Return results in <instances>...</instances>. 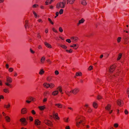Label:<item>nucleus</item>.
I'll return each mask as SVG.
<instances>
[{
  "mask_svg": "<svg viewBox=\"0 0 129 129\" xmlns=\"http://www.w3.org/2000/svg\"><path fill=\"white\" fill-rule=\"evenodd\" d=\"M85 118L81 116H78L76 119V125L77 127H79L80 126V124H81L83 126L85 124L84 121Z\"/></svg>",
  "mask_w": 129,
  "mask_h": 129,
  "instance_id": "f257e3e1",
  "label": "nucleus"
},
{
  "mask_svg": "<svg viewBox=\"0 0 129 129\" xmlns=\"http://www.w3.org/2000/svg\"><path fill=\"white\" fill-rule=\"evenodd\" d=\"M66 3V0H63L62 2L58 3L57 5L58 8L60 7L61 8H64L65 6Z\"/></svg>",
  "mask_w": 129,
  "mask_h": 129,
  "instance_id": "f03ea898",
  "label": "nucleus"
},
{
  "mask_svg": "<svg viewBox=\"0 0 129 129\" xmlns=\"http://www.w3.org/2000/svg\"><path fill=\"white\" fill-rule=\"evenodd\" d=\"M59 91L61 93V96H62L63 93L62 91V88L61 86H59L57 88V95L58 94Z\"/></svg>",
  "mask_w": 129,
  "mask_h": 129,
  "instance_id": "7ed1b4c3",
  "label": "nucleus"
},
{
  "mask_svg": "<svg viewBox=\"0 0 129 129\" xmlns=\"http://www.w3.org/2000/svg\"><path fill=\"white\" fill-rule=\"evenodd\" d=\"M79 89L78 88H76L70 91V92L72 93L73 94H76L79 91Z\"/></svg>",
  "mask_w": 129,
  "mask_h": 129,
  "instance_id": "20e7f679",
  "label": "nucleus"
},
{
  "mask_svg": "<svg viewBox=\"0 0 129 129\" xmlns=\"http://www.w3.org/2000/svg\"><path fill=\"white\" fill-rule=\"evenodd\" d=\"M44 122L48 126H52V123L49 120L45 119L44 120Z\"/></svg>",
  "mask_w": 129,
  "mask_h": 129,
  "instance_id": "39448f33",
  "label": "nucleus"
},
{
  "mask_svg": "<svg viewBox=\"0 0 129 129\" xmlns=\"http://www.w3.org/2000/svg\"><path fill=\"white\" fill-rule=\"evenodd\" d=\"M117 105L119 106L122 107L123 105V101L119 99L117 101Z\"/></svg>",
  "mask_w": 129,
  "mask_h": 129,
  "instance_id": "423d86ee",
  "label": "nucleus"
},
{
  "mask_svg": "<svg viewBox=\"0 0 129 129\" xmlns=\"http://www.w3.org/2000/svg\"><path fill=\"white\" fill-rule=\"evenodd\" d=\"M71 39L72 40V42L73 43H76L78 40V38L76 37H72L71 38Z\"/></svg>",
  "mask_w": 129,
  "mask_h": 129,
  "instance_id": "0eeeda50",
  "label": "nucleus"
},
{
  "mask_svg": "<svg viewBox=\"0 0 129 129\" xmlns=\"http://www.w3.org/2000/svg\"><path fill=\"white\" fill-rule=\"evenodd\" d=\"M70 47H73L74 49L76 50L78 48L79 45L78 44H74L70 45Z\"/></svg>",
  "mask_w": 129,
  "mask_h": 129,
  "instance_id": "6e6552de",
  "label": "nucleus"
},
{
  "mask_svg": "<svg viewBox=\"0 0 129 129\" xmlns=\"http://www.w3.org/2000/svg\"><path fill=\"white\" fill-rule=\"evenodd\" d=\"M6 81L7 82L11 83L12 82V79L11 78L8 76L6 77Z\"/></svg>",
  "mask_w": 129,
  "mask_h": 129,
  "instance_id": "1a4fd4ad",
  "label": "nucleus"
},
{
  "mask_svg": "<svg viewBox=\"0 0 129 129\" xmlns=\"http://www.w3.org/2000/svg\"><path fill=\"white\" fill-rule=\"evenodd\" d=\"M27 110L26 108H24L21 109V114H26L27 112Z\"/></svg>",
  "mask_w": 129,
  "mask_h": 129,
  "instance_id": "9d476101",
  "label": "nucleus"
},
{
  "mask_svg": "<svg viewBox=\"0 0 129 129\" xmlns=\"http://www.w3.org/2000/svg\"><path fill=\"white\" fill-rule=\"evenodd\" d=\"M115 66H111L110 67V73H112L115 70Z\"/></svg>",
  "mask_w": 129,
  "mask_h": 129,
  "instance_id": "9b49d317",
  "label": "nucleus"
},
{
  "mask_svg": "<svg viewBox=\"0 0 129 129\" xmlns=\"http://www.w3.org/2000/svg\"><path fill=\"white\" fill-rule=\"evenodd\" d=\"M41 122L38 119H36L35 121V124L36 125H38L41 124Z\"/></svg>",
  "mask_w": 129,
  "mask_h": 129,
  "instance_id": "f8f14e48",
  "label": "nucleus"
},
{
  "mask_svg": "<svg viewBox=\"0 0 129 129\" xmlns=\"http://www.w3.org/2000/svg\"><path fill=\"white\" fill-rule=\"evenodd\" d=\"M50 118L51 119L53 118L55 120L56 119V114H53V115H50Z\"/></svg>",
  "mask_w": 129,
  "mask_h": 129,
  "instance_id": "ddd939ff",
  "label": "nucleus"
},
{
  "mask_svg": "<svg viewBox=\"0 0 129 129\" xmlns=\"http://www.w3.org/2000/svg\"><path fill=\"white\" fill-rule=\"evenodd\" d=\"M5 118L7 122H10L11 120L9 116H6L5 117Z\"/></svg>",
  "mask_w": 129,
  "mask_h": 129,
  "instance_id": "4468645a",
  "label": "nucleus"
},
{
  "mask_svg": "<svg viewBox=\"0 0 129 129\" xmlns=\"http://www.w3.org/2000/svg\"><path fill=\"white\" fill-rule=\"evenodd\" d=\"M111 106L110 104H108L105 107V109L106 110L109 111L111 109Z\"/></svg>",
  "mask_w": 129,
  "mask_h": 129,
  "instance_id": "2eb2a0df",
  "label": "nucleus"
},
{
  "mask_svg": "<svg viewBox=\"0 0 129 129\" xmlns=\"http://www.w3.org/2000/svg\"><path fill=\"white\" fill-rule=\"evenodd\" d=\"M75 0H67V3H69L70 4H72L75 2Z\"/></svg>",
  "mask_w": 129,
  "mask_h": 129,
  "instance_id": "dca6fc26",
  "label": "nucleus"
},
{
  "mask_svg": "<svg viewBox=\"0 0 129 129\" xmlns=\"http://www.w3.org/2000/svg\"><path fill=\"white\" fill-rule=\"evenodd\" d=\"M84 20L82 18L81 20L79 21V22L77 24V25L79 26L80 24L84 23Z\"/></svg>",
  "mask_w": 129,
  "mask_h": 129,
  "instance_id": "f3484780",
  "label": "nucleus"
},
{
  "mask_svg": "<svg viewBox=\"0 0 129 129\" xmlns=\"http://www.w3.org/2000/svg\"><path fill=\"white\" fill-rule=\"evenodd\" d=\"M43 85L44 87L48 88L49 87V84L46 83H44Z\"/></svg>",
  "mask_w": 129,
  "mask_h": 129,
  "instance_id": "a211bd4d",
  "label": "nucleus"
},
{
  "mask_svg": "<svg viewBox=\"0 0 129 129\" xmlns=\"http://www.w3.org/2000/svg\"><path fill=\"white\" fill-rule=\"evenodd\" d=\"M44 44L48 48H52V47L51 45L47 42H45L44 43Z\"/></svg>",
  "mask_w": 129,
  "mask_h": 129,
  "instance_id": "6ab92c4d",
  "label": "nucleus"
},
{
  "mask_svg": "<svg viewBox=\"0 0 129 129\" xmlns=\"http://www.w3.org/2000/svg\"><path fill=\"white\" fill-rule=\"evenodd\" d=\"M29 100L31 101L35 102L36 101V99L34 98H33L32 97H29L28 98Z\"/></svg>",
  "mask_w": 129,
  "mask_h": 129,
  "instance_id": "aec40b11",
  "label": "nucleus"
},
{
  "mask_svg": "<svg viewBox=\"0 0 129 129\" xmlns=\"http://www.w3.org/2000/svg\"><path fill=\"white\" fill-rule=\"evenodd\" d=\"M93 106L95 108H98V105L97 103L94 102L93 103Z\"/></svg>",
  "mask_w": 129,
  "mask_h": 129,
  "instance_id": "412c9836",
  "label": "nucleus"
},
{
  "mask_svg": "<svg viewBox=\"0 0 129 129\" xmlns=\"http://www.w3.org/2000/svg\"><path fill=\"white\" fill-rule=\"evenodd\" d=\"M10 105L9 103L8 104V105L5 104L4 106V107L6 109L10 108Z\"/></svg>",
  "mask_w": 129,
  "mask_h": 129,
  "instance_id": "4be33fe9",
  "label": "nucleus"
},
{
  "mask_svg": "<svg viewBox=\"0 0 129 129\" xmlns=\"http://www.w3.org/2000/svg\"><path fill=\"white\" fill-rule=\"evenodd\" d=\"M45 59V57H42L41 59V63H43Z\"/></svg>",
  "mask_w": 129,
  "mask_h": 129,
  "instance_id": "5701e85b",
  "label": "nucleus"
},
{
  "mask_svg": "<svg viewBox=\"0 0 129 129\" xmlns=\"http://www.w3.org/2000/svg\"><path fill=\"white\" fill-rule=\"evenodd\" d=\"M63 10L62 9H61L59 12H57V17L58 16L59 13L60 14H63Z\"/></svg>",
  "mask_w": 129,
  "mask_h": 129,
  "instance_id": "b1692460",
  "label": "nucleus"
},
{
  "mask_svg": "<svg viewBox=\"0 0 129 129\" xmlns=\"http://www.w3.org/2000/svg\"><path fill=\"white\" fill-rule=\"evenodd\" d=\"M81 4L83 5H86L87 4L86 1L84 0H82L81 1Z\"/></svg>",
  "mask_w": 129,
  "mask_h": 129,
  "instance_id": "393cba45",
  "label": "nucleus"
},
{
  "mask_svg": "<svg viewBox=\"0 0 129 129\" xmlns=\"http://www.w3.org/2000/svg\"><path fill=\"white\" fill-rule=\"evenodd\" d=\"M39 109L41 110H43L45 108V106H39Z\"/></svg>",
  "mask_w": 129,
  "mask_h": 129,
  "instance_id": "a878e982",
  "label": "nucleus"
},
{
  "mask_svg": "<svg viewBox=\"0 0 129 129\" xmlns=\"http://www.w3.org/2000/svg\"><path fill=\"white\" fill-rule=\"evenodd\" d=\"M26 120V119L24 118H22L20 120V121L22 123H23L25 122Z\"/></svg>",
  "mask_w": 129,
  "mask_h": 129,
  "instance_id": "bb28decb",
  "label": "nucleus"
},
{
  "mask_svg": "<svg viewBox=\"0 0 129 129\" xmlns=\"http://www.w3.org/2000/svg\"><path fill=\"white\" fill-rule=\"evenodd\" d=\"M69 117H66L63 118V120L65 122L68 123L69 121Z\"/></svg>",
  "mask_w": 129,
  "mask_h": 129,
  "instance_id": "cd10ccee",
  "label": "nucleus"
},
{
  "mask_svg": "<svg viewBox=\"0 0 129 129\" xmlns=\"http://www.w3.org/2000/svg\"><path fill=\"white\" fill-rule=\"evenodd\" d=\"M10 83L8 82H6L5 83V84L7 86L9 87L10 88H11L12 87V85L11 84H9Z\"/></svg>",
  "mask_w": 129,
  "mask_h": 129,
  "instance_id": "c85d7f7f",
  "label": "nucleus"
},
{
  "mask_svg": "<svg viewBox=\"0 0 129 129\" xmlns=\"http://www.w3.org/2000/svg\"><path fill=\"white\" fill-rule=\"evenodd\" d=\"M51 0H47L46 2V5H48L49 4H50L52 3Z\"/></svg>",
  "mask_w": 129,
  "mask_h": 129,
  "instance_id": "c756f323",
  "label": "nucleus"
},
{
  "mask_svg": "<svg viewBox=\"0 0 129 129\" xmlns=\"http://www.w3.org/2000/svg\"><path fill=\"white\" fill-rule=\"evenodd\" d=\"M49 94V92L48 91H46L44 93L43 95L44 96H47Z\"/></svg>",
  "mask_w": 129,
  "mask_h": 129,
  "instance_id": "7c9ffc66",
  "label": "nucleus"
},
{
  "mask_svg": "<svg viewBox=\"0 0 129 129\" xmlns=\"http://www.w3.org/2000/svg\"><path fill=\"white\" fill-rule=\"evenodd\" d=\"M55 85L53 83H51L49 84V87L51 88H52L54 87Z\"/></svg>",
  "mask_w": 129,
  "mask_h": 129,
  "instance_id": "2f4dec72",
  "label": "nucleus"
},
{
  "mask_svg": "<svg viewBox=\"0 0 129 129\" xmlns=\"http://www.w3.org/2000/svg\"><path fill=\"white\" fill-rule=\"evenodd\" d=\"M122 54L121 53H120L119 54L118 56V57L117 59V60H119L121 58L122 56Z\"/></svg>",
  "mask_w": 129,
  "mask_h": 129,
  "instance_id": "473e14b6",
  "label": "nucleus"
},
{
  "mask_svg": "<svg viewBox=\"0 0 129 129\" xmlns=\"http://www.w3.org/2000/svg\"><path fill=\"white\" fill-rule=\"evenodd\" d=\"M70 92H71L70 91V92H69L67 90H66L65 91V93L68 96H70Z\"/></svg>",
  "mask_w": 129,
  "mask_h": 129,
  "instance_id": "72a5a7b5",
  "label": "nucleus"
},
{
  "mask_svg": "<svg viewBox=\"0 0 129 129\" xmlns=\"http://www.w3.org/2000/svg\"><path fill=\"white\" fill-rule=\"evenodd\" d=\"M52 77L51 76H48L47 78V80L48 81H50L52 79Z\"/></svg>",
  "mask_w": 129,
  "mask_h": 129,
  "instance_id": "f704fd0d",
  "label": "nucleus"
},
{
  "mask_svg": "<svg viewBox=\"0 0 129 129\" xmlns=\"http://www.w3.org/2000/svg\"><path fill=\"white\" fill-rule=\"evenodd\" d=\"M87 112L88 113H90L92 111V110L89 107H87Z\"/></svg>",
  "mask_w": 129,
  "mask_h": 129,
  "instance_id": "c9c22d12",
  "label": "nucleus"
},
{
  "mask_svg": "<svg viewBox=\"0 0 129 129\" xmlns=\"http://www.w3.org/2000/svg\"><path fill=\"white\" fill-rule=\"evenodd\" d=\"M62 107V105L60 103L57 104V107L59 108H61Z\"/></svg>",
  "mask_w": 129,
  "mask_h": 129,
  "instance_id": "e433bc0d",
  "label": "nucleus"
},
{
  "mask_svg": "<svg viewBox=\"0 0 129 129\" xmlns=\"http://www.w3.org/2000/svg\"><path fill=\"white\" fill-rule=\"evenodd\" d=\"M76 75L77 76H81L82 75V74L81 72H79L76 73Z\"/></svg>",
  "mask_w": 129,
  "mask_h": 129,
  "instance_id": "4c0bfd02",
  "label": "nucleus"
},
{
  "mask_svg": "<svg viewBox=\"0 0 129 129\" xmlns=\"http://www.w3.org/2000/svg\"><path fill=\"white\" fill-rule=\"evenodd\" d=\"M66 51L67 52L70 53H72L73 52V50L71 49H70L69 50H66Z\"/></svg>",
  "mask_w": 129,
  "mask_h": 129,
  "instance_id": "58836bf2",
  "label": "nucleus"
},
{
  "mask_svg": "<svg viewBox=\"0 0 129 129\" xmlns=\"http://www.w3.org/2000/svg\"><path fill=\"white\" fill-rule=\"evenodd\" d=\"M121 39V37H118L117 38V40L118 43H119L120 42Z\"/></svg>",
  "mask_w": 129,
  "mask_h": 129,
  "instance_id": "ea45409f",
  "label": "nucleus"
},
{
  "mask_svg": "<svg viewBox=\"0 0 129 129\" xmlns=\"http://www.w3.org/2000/svg\"><path fill=\"white\" fill-rule=\"evenodd\" d=\"M44 72V71L43 69H42L40 70V72L39 73V74L41 75H42L43 74Z\"/></svg>",
  "mask_w": 129,
  "mask_h": 129,
  "instance_id": "a19ab883",
  "label": "nucleus"
},
{
  "mask_svg": "<svg viewBox=\"0 0 129 129\" xmlns=\"http://www.w3.org/2000/svg\"><path fill=\"white\" fill-rule=\"evenodd\" d=\"M4 91L6 93H9V90L7 89H4Z\"/></svg>",
  "mask_w": 129,
  "mask_h": 129,
  "instance_id": "79ce46f5",
  "label": "nucleus"
},
{
  "mask_svg": "<svg viewBox=\"0 0 129 129\" xmlns=\"http://www.w3.org/2000/svg\"><path fill=\"white\" fill-rule=\"evenodd\" d=\"M90 128V126L88 125H85L84 128L85 129H88Z\"/></svg>",
  "mask_w": 129,
  "mask_h": 129,
  "instance_id": "37998d69",
  "label": "nucleus"
},
{
  "mask_svg": "<svg viewBox=\"0 0 129 129\" xmlns=\"http://www.w3.org/2000/svg\"><path fill=\"white\" fill-rule=\"evenodd\" d=\"M102 98L103 97L102 96L100 95H99L97 96V99L98 100H100V99H102Z\"/></svg>",
  "mask_w": 129,
  "mask_h": 129,
  "instance_id": "c03bdc74",
  "label": "nucleus"
},
{
  "mask_svg": "<svg viewBox=\"0 0 129 129\" xmlns=\"http://www.w3.org/2000/svg\"><path fill=\"white\" fill-rule=\"evenodd\" d=\"M8 71L10 72H12L13 71V68H10L9 69Z\"/></svg>",
  "mask_w": 129,
  "mask_h": 129,
  "instance_id": "a18cd8bd",
  "label": "nucleus"
},
{
  "mask_svg": "<svg viewBox=\"0 0 129 129\" xmlns=\"http://www.w3.org/2000/svg\"><path fill=\"white\" fill-rule=\"evenodd\" d=\"M52 95H56V91H54L52 93Z\"/></svg>",
  "mask_w": 129,
  "mask_h": 129,
  "instance_id": "49530a36",
  "label": "nucleus"
},
{
  "mask_svg": "<svg viewBox=\"0 0 129 129\" xmlns=\"http://www.w3.org/2000/svg\"><path fill=\"white\" fill-rule=\"evenodd\" d=\"M48 20L49 22L52 24H54L53 22L50 19V18H48Z\"/></svg>",
  "mask_w": 129,
  "mask_h": 129,
  "instance_id": "de8ad7c7",
  "label": "nucleus"
},
{
  "mask_svg": "<svg viewBox=\"0 0 129 129\" xmlns=\"http://www.w3.org/2000/svg\"><path fill=\"white\" fill-rule=\"evenodd\" d=\"M59 31H60V32L61 33H62L63 31V30L62 28L61 27H59L58 29Z\"/></svg>",
  "mask_w": 129,
  "mask_h": 129,
  "instance_id": "09e8293b",
  "label": "nucleus"
},
{
  "mask_svg": "<svg viewBox=\"0 0 129 129\" xmlns=\"http://www.w3.org/2000/svg\"><path fill=\"white\" fill-rule=\"evenodd\" d=\"M29 119L31 121H32L33 120V117L30 116L29 117Z\"/></svg>",
  "mask_w": 129,
  "mask_h": 129,
  "instance_id": "8fccbe9b",
  "label": "nucleus"
},
{
  "mask_svg": "<svg viewBox=\"0 0 129 129\" xmlns=\"http://www.w3.org/2000/svg\"><path fill=\"white\" fill-rule=\"evenodd\" d=\"M61 47L62 48L66 49L67 48V47L65 45H62L61 46Z\"/></svg>",
  "mask_w": 129,
  "mask_h": 129,
  "instance_id": "3c124183",
  "label": "nucleus"
},
{
  "mask_svg": "<svg viewBox=\"0 0 129 129\" xmlns=\"http://www.w3.org/2000/svg\"><path fill=\"white\" fill-rule=\"evenodd\" d=\"M114 126L115 128H117L118 126V124L117 123H115L114 124Z\"/></svg>",
  "mask_w": 129,
  "mask_h": 129,
  "instance_id": "603ef678",
  "label": "nucleus"
},
{
  "mask_svg": "<svg viewBox=\"0 0 129 129\" xmlns=\"http://www.w3.org/2000/svg\"><path fill=\"white\" fill-rule=\"evenodd\" d=\"M93 69V67L92 66H90L89 68H88V70L89 71H91Z\"/></svg>",
  "mask_w": 129,
  "mask_h": 129,
  "instance_id": "864d4df0",
  "label": "nucleus"
},
{
  "mask_svg": "<svg viewBox=\"0 0 129 129\" xmlns=\"http://www.w3.org/2000/svg\"><path fill=\"white\" fill-rule=\"evenodd\" d=\"M31 113L33 115L35 114L36 113V112L34 110H33L31 111Z\"/></svg>",
  "mask_w": 129,
  "mask_h": 129,
  "instance_id": "5fc2aeb1",
  "label": "nucleus"
},
{
  "mask_svg": "<svg viewBox=\"0 0 129 129\" xmlns=\"http://www.w3.org/2000/svg\"><path fill=\"white\" fill-rule=\"evenodd\" d=\"M66 42H68L69 43H70L71 42V40L69 39L66 40Z\"/></svg>",
  "mask_w": 129,
  "mask_h": 129,
  "instance_id": "6e6d98bb",
  "label": "nucleus"
},
{
  "mask_svg": "<svg viewBox=\"0 0 129 129\" xmlns=\"http://www.w3.org/2000/svg\"><path fill=\"white\" fill-rule=\"evenodd\" d=\"M124 112L125 114H127L128 113L126 109H125L124 110Z\"/></svg>",
  "mask_w": 129,
  "mask_h": 129,
  "instance_id": "4d7b16f0",
  "label": "nucleus"
},
{
  "mask_svg": "<svg viewBox=\"0 0 129 129\" xmlns=\"http://www.w3.org/2000/svg\"><path fill=\"white\" fill-rule=\"evenodd\" d=\"M38 7V5L37 4H34L33 6V8H36Z\"/></svg>",
  "mask_w": 129,
  "mask_h": 129,
  "instance_id": "13d9d810",
  "label": "nucleus"
},
{
  "mask_svg": "<svg viewBox=\"0 0 129 129\" xmlns=\"http://www.w3.org/2000/svg\"><path fill=\"white\" fill-rule=\"evenodd\" d=\"M47 62L49 64H50L51 63V62L49 59H48L46 60Z\"/></svg>",
  "mask_w": 129,
  "mask_h": 129,
  "instance_id": "bf43d9fd",
  "label": "nucleus"
},
{
  "mask_svg": "<svg viewBox=\"0 0 129 129\" xmlns=\"http://www.w3.org/2000/svg\"><path fill=\"white\" fill-rule=\"evenodd\" d=\"M37 37L38 38H41V36L40 33H38L37 34Z\"/></svg>",
  "mask_w": 129,
  "mask_h": 129,
  "instance_id": "052dcab7",
  "label": "nucleus"
},
{
  "mask_svg": "<svg viewBox=\"0 0 129 129\" xmlns=\"http://www.w3.org/2000/svg\"><path fill=\"white\" fill-rule=\"evenodd\" d=\"M38 21L39 22H41V23H42V22H43V21L41 19H39L38 20Z\"/></svg>",
  "mask_w": 129,
  "mask_h": 129,
  "instance_id": "680f3d73",
  "label": "nucleus"
},
{
  "mask_svg": "<svg viewBox=\"0 0 129 129\" xmlns=\"http://www.w3.org/2000/svg\"><path fill=\"white\" fill-rule=\"evenodd\" d=\"M47 100V98H45L44 99L43 101L44 102H46Z\"/></svg>",
  "mask_w": 129,
  "mask_h": 129,
  "instance_id": "e2e57ef3",
  "label": "nucleus"
},
{
  "mask_svg": "<svg viewBox=\"0 0 129 129\" xmlns=\"http://www.w3.org/2000/svg\"><path fill=\"white\" fill-rule=\"evenodd\" d=\"M33 13L35 15V17L36 18L37 17V14L36 13V12L34 11H33Z\"/></svg>",
  "mask_w": 129,
  "mask_h": 129,
  "instance_id": "0e129e2a",
  "label": "nucleus"
},
{
  "mask_svg": "<svg viewBox=\"0 0 129 129\" xmlns=\"http://www.w3.org/2000/svg\"><path fill=\"white\" fill-rule=\"evenodd\" d=\"M4 98V97L3 95H0V99H3Z\"/></svg>",
  "mask_w": 129,
  "mask_h": 129,
  "instance_id": "69168bd1",
  "label": "nucleus"
},
{
  "mask_svg": "<svg viewBox=\"0 0 129 129\" xmlns=\"http://www.w3.org/2000/svg\"><path fill=\"white\" fill-rule=\"evenodd\" d=\"M26 102L27 103H28L29 104L31 102V101L30 100H26Z\"/></svg>",
  "mask_w": 129,
  "mask_h": 129,
  "instance_id": "338daca9",
  "label": "nucleus"
},
{
  "mask_svg": "<svg viewBox=\"0 0 129 129\" xmlns=\"http://www.w3.org/2000/svg\"><path fill=\"white\" fill-rule=\"evenodd\" d=\"M66 129H70V126H67L65 127Z\"/></svg>",
  "mask_w": 129,
  "mask_h": 129,
  "instance_id": "774afa93",
  "label": "nucleus"
}]
</instances>
